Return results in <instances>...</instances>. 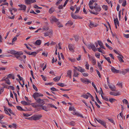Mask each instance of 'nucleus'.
Listing matches in <instances>:
<instances>
[{"mask_svg":"<svg viewBox=\"0 0 129 129\" xmlns=\"http://www.w3.org/2000/svg\"><path fill=\"white\" fill-rule=\"evenodd\" d=\"M42 117L41 115L35 114L31 117V119L34 120H38L40 119Z\"/></svg>","mask_w":129,"mask_h":129,"instance_id":"f257e3e1","label":"nucleus"},{"mask_svg":"<svg viewBox=\"0 0 129 129\" xmlns=\"http://www.w3.org/2000/svg\"><path fill=\"white\" fill-rule=\"evenodd\" d=\"M43 95L42 94L39 93L38 92H36L34 93L33 95V97L34 98L35 100H37L39 98L38 97L40 96H43Z\"/></svg>","mask_w":129,"mask_h":129,"instance_id":"f03ea898","label":"nucleus"},{"mask_svg":"<svg viewBox=\"0 0 129 129\" xmlns=\"http://www.w3.org/2000/svg\"><path fill=\"white\" fill-rule=\"evenodd\" d=\"M45 99H41L40 98H39L37 100H36L37 102L41 105V106L44 105L45 103Z\"/></svg>","mask_w":129,"mask_h":129,"instance_id":"7ed1b4c3","label":"nucleus"},{"mask_svg":"<svg viewBox=\"0 0 129 129\" xmlns=\"http://www.w3.org/2000/svg\"><path fill=\"white\" fill-rule=\"evenodd\" d=\"M88 48L89 49H92V50L94 51H95L97 50L96 48L95 47L94 44H90L88 46Z\"/></svg>","mask_w":129,"mask_h":129,"instance_id":"20e7f679","label":"nucleus"},{"mask_svg":"<svg viewBox=\"0 0 129 129\" xmlns=\"http://www.w3.org/2000/svg\"><path fill=\"white\" fill-rule=\"evenodd\" d=\"M68 48L69 50L72 52H74V49L75 48L74 45L71 44H69L68 45Z\"/></svg>","mask_w":129,"mask_h":129,"instance_id":"39448f33","label":"nucleus"},{"mask_svg":"<svg viewBox=\"0 0 129 129\" xmlns=\"http://www.w3.org/2000/svg\"><path fill=\"white\" fill-rule=\"evenodd\" d=\"M50 20L51 23H53L54 22H57L58 21V19H57L53 16L51 17L50 18Z\"/></svg>","mask_w":129,"mask_h":129,"instance_id":"423d86ee","label":"nucleus"},{"mask_svg":"<svg viewBox=\"0 0 129 129\" xmlns=\"http://www.w3.org/2000/svg\"><path fill=\"white\" fill-rule=\"evenodd\" d=\"M111 70L113 73H121V71L120 70H117L113 67H112Z\"/></svg>","mask_w":129,"mask_h":129,"instance_id":"0eeeda50","label":"nucleus"},{"mask_svg":"<svg viewBox=\"0 0 129 129\" xmlns=\"http://www.w3.org/2000/svg\"><path fill=\"white\" fill-rule=\"evenodd\" d=\"M25 2L26 4L29 5L35 3L36 1L35 0H25Z\"/></svg>","mask_w":129,"mask_h":129,"instance_id":"6e6552de","label":"nucleus"},{"mask_svg":"<svg viewBox=\"0 0 129 129\" xmlns=\"http://www.w3.org/2000/svg\"><path fill=\"white\" fill-rule=\"evenodd\" d=\"M98 25L96 24H94L90 20L89 21V25L90 28L96 27L98 26Z\"/></svg>","mask_w":129,"mask_h":129,"instance_id":"1a4fd4ad","label":"nucleus"},{"mask_svg":"<svg viewBox=\"0 0 129 129\" xmlns=\"http://www.w3.org/2000/svg\"><path fill=\"white\" fill-rule=\"evenodd\" d=\"M99 122H98L99 123L101 124L102 125H103L104 126L105 128H106L107 126L106 125V122L100 119V120H98Z\"/></svg>","mask_w":129,"mask_h":129,"instance_id":"9d476101","label":"nucleus"},{"mask_svg":"<svg viewBox=\"0 0 129 129\" xmlns=\"http://www.w3.org/2000/svg\"><path fill=\"white\" fill-rule=\"evenodd\" d=\"M52 30H51L47 32L44 33V35L45 37L51 36L52 34Z\"/></svg>","mask_w":129,"mask_h":129,"instance_id":"9b49d317","label":"nucleus"},{"mask_svg":"<svg viewBox=\"0 0 129 129\" xmlns=\"http://www.w3.org/2000/svg\"><path fill=\"white\" fill-rule=\"evenodd\" d=\"M73 72L74 74L73 75V77H78V76L79 74L75 69L73 70Z\"/></svg>","mask_w":129,"mask_h":129,"instance_id":"f8f14e48","label":"nucleus"},{"mask_svg":"<svg viewBox=\"0 0 129 129\" xmlns=\"http://www.w3.org/2000/svg\"><path fill=\"white\" fill-rule=\"evenodd\" d=\"M80 80L81 81L84 83H85L86 82L89 83H91V81L87 79H86L85 80L84 79L81 78Z\"/></svg>","mask_w":129,"mask_h":129,"instance_id":"ddd939ff","label":"nucleus"},{"mask_svg":"<svg viewBox=\"0 0 129 129\" xmlns=\"http://www.w3.org/2000/svg\"><path fill=\"white\" fill-rule=\"evenodd\" d=\"M94 9L97 12H99L101 10V8L100 6H95L94 7Z\"/></svg>","mask_w":129,"mask_h":129,"instance_id":"4468645a","label":"nucleus"},{"mask_svg":"<svg viewBox=\"0 0 129 129\" xmlns=\"http://www.w3.org/2000/svg\"><path fill=\"white\" fill-rule=\"evenodd\" d=\"M42 42V41L40 40H37L34 43V44L35 45H40Z\"/></svg>","mask_w":129,"mask_h":129,"instance_id":"2eb2a0df","label":"nucleus"},{"mask_svg":"<svg viewBox=\"0 0 129 129\" xmlns=\"http://www.w3.org/2000/svg\"><path fill=\"white\" fill-rule=\"evenodd\" d=\"M108 86L109 87L110 89L112 91H116V88L115 86H111L110 85L108 84Z\"/></svg>","mask_w":129,"mask_h":129,"instance_id":"dca6fc26","label":"nucleus"},{"mask_svg":"<svg viewBox=\"0 0 129 129\" xmlns=\"http://www.w3.org/2000/svg\"><path fill=\"white\" fill-rule=\"evenodd\" d=\"M47 107L49 108L50 107L51 108H55L56 109H57V108L54 105H53L52 104H49L47 105Z\"/></svg>","mask_w":129,"mask_h":129,"instance_id":"f3484780","label":"nucleus"},{"mask_svg":"<svg viewBox=\"0 0 129 129\" xmlns=\"http://www.w3.org/2000/svg\"><path fill=\"white\" fill-rule=\"evenodd\" d=\"M73 24V22L71 21H69L66 24V25H69V26H71Z\"/></svg>","mask_w":129,"mask_h":129,"instance_id":"a211bd4d","label":"nucleus"},{"mask_svg":"<svg viewBox=\"0 0 129 129\" xmlns=\"http://www.w3.org/2000/svg\"><path fill=\"white\" fill-rule=\"evenodd\" d=\"M61 78L60 77H56L53 79V80L55 82H57Z\"/></svg>","mask_w":129,"mask_h":129,"instance_id":"6ab92c4d","label":"nucleus"},{"mask_svg":"<svg viewBox=\"0 0 129 129\" xmlns=\"http://www.w3.org/2000/svg\"><path fill=\"white\" fill-rule=\"evenodd\" d=\"M103 56H104L105 58L110 63H111V61L110 60V58L109 57H106L104 56L103 55Z\"/></svg>","mask_w":129,"mask_h":129,"instance_id":"aec40b11","label":"nucleus"},{"mask_svg":"<svg viewBox=\"0 0 129 129\" xmlns=\"http://www.w3.org/2000/svg\"><path fill=\"white\" fill-rule=\"evenodd\" d=\"M54 11V9L52 7L50 8L49 11V13L51 14L53 13Z\"/></svg>","mask_w":129,"mask_h":129,"instance_id":"412c9836","label":"nucleus"},{"mask_svg":"<svg viewBox=\"0 0 129 129\" xmlns=\"http://www.w3.org/2000/svg\"><path fill=\"white\" fill-rule=\"evenodd\" d=\"M71 75H72L71 71V70H69L67 72V75L66 76V77Z\"/></svg>","mask_w":129,"mask_h":129,"instance_id":"4be33fe9","label":"nucleus"},{"mask_svg":"<svg viewBox=\"0 0 129 129\" xmlns=\"http://www.w3.org/2000/svg\"><path fill=\"white\" fill-rule=\"evenodd\" d=\"M69 110L70 111H73L74 112H75L76 110L73 107H70L69 108Z\"/></svg>","mask_w":129,"mask_h":129,"instance_id":"5701e85b","label":"nucleus"},{"mask_svg":"<svg viewBox=\"0 0 129 129\" xmlns=\"http://www.w3.org/2000/svg\"><path fill=\"white\" fill-rule=\"evenodd\" d=\"M71 16L72 18L73 19H76L78 18V16H77L76 15H74L73 13H71Z\"/></svg>","mask_w":129,"mask_h":129,"instance_id":"b1692460","label":"nucleus"},{"mask_svg":"<svg viewBox=\"0 0 129 129\" xmlns=\"http://www.w3.org/2000/svg\"><path fill=\"white\" fill-rule=\"evenodd\" d=\"M114 21L115 24V22L116 24V25L117 24L118 26H119V22L117 18H116V19H114Z\"/></svg>","mask_w":129,"mask_h":129,"instance_id":"393cba45","label":"nucleus"},{"mask_svg":"<svg viewBox=\"0 0 129 129\" xmlns=\"http://www.w3.org/2000/svg\"><path fill=\"white\" fill-rule=\"evenodd\" d=\"M26 6L25 5H23L22 7L21 8H22L21 9H19V10H24V11H25L26 10Z\"/></svg>","mask_w":129,"mask_h":129,"instance_id":"a878e982","label":"nucleus"},{"mask_svg":"<svg viewBox=\"0 0 129 129\" xmlns=\"http://www.w3.org/2000/svg\"><path fill=\"white\" fill-rule=\"evenodd\" d=\"M110 94L111 95H112L115 96H116L119 95V94L117 93L113 92H110Z\"/></svg>","mask_w":129,"mask_h":129,"instance_id":"bb28decb","label":"nucleus"},{"mask_svg":"<svg viewBox=\"0 0 129 129\" xmlns=\"http://www.w3.org/2000/svg\"><path fill=\"white\" fill-rule=\"evenodd\" d=\"M118 58L119 59V61L120 62H124V61L123 59H122V58L121 57H120V56H117Z\"/></svg>","mask_w":129,"mask_h":129,"instance_id":"cd10ccee","label":"nucleus"},{"mask_svg":"<svg viewBox=\"0 0 129 129\" xmlns=\"http://www.w3.org/2000/svg\"><path fill=\"white\" fill-rule=\"evenodd\" d=\"M21 103L24 105H28V103L25 101H22L21 102Z\"/></svg>","mask_w":129,"mask_h":129,"instance_id":"c85d7f7f","label":"nucleus"},{"mask_svg":"<svg viewBox=\"0 0 129 129\" xmlns=\"http://www.w3.org/2000/svg\"><path fill=\"white\" fill-rule=\"evenodd\" d=\"M37 54V53L36 52H33L31 53L30 52V55H32L34 56H35Z\"/></svg>","mask_w":129,"mask_h":129,"instance_id":"c756f323","label":"nucleus"},{"mask_svg":"<svg viewBox=\"0 0 129 129\" xmlns=\"http://www.w3.org/2000/svg\"><path fill=\"white\" fill-rule=\"evenodd\" d=\"M74 37L75 38V41L76 42H77L79 39V37L78 36L75 35L74 36Z\"/></svg>","mask_w":129,"mask_h":129,"instance_id":"7c9ffc66","label":"nucleus"},{"mask_svg":"<svg viewBox=\"0 0 129 129\" xmlns=\"http://www.w3.org/2000/svg\"><path fill=\"white\" fill-rule=\"evenodd\" d=\"M23 53L21 52H17L16 51V55H17L19 56L23 55Z\"/></svg>","mask_w":129,"mask_h":129,"instance_id":"2f4dec72","label":"nucleus"},{"mask_svg":"<svg viewBox=\"0 0 129 129\" xmlns=\"http://www.w3.org/2000/svg\"><path fill=\"white\" fill-rule=\"evenodd\" d=\"M5 81H6V83L8 85H10L11 84V83L10 81V80L7 79L6 78L5 80Z\"/></svg>","mask_w":129,"mask_h":129,"instance_id":"473e14b6","label":"nucleus"},{"mask_svg":"<svg viewBox=\"0 0 129 129\" xmlns=\"http://www.w3.org/2000/svg\"><path fill=\"white\" fill-rule=\"evenodd\" d=\"M86 94H87L89 95L90 96V97L91 98V100L92 101H95L94 100V99L93 96L92 95H91L89 93L87 92V93Z\"/></svg>","mask_w":129,"mask_h":129,"instance_id":"72a5a7b5","label":"nucleus"},{"mask_svg":"<svg viewBox=\"0 0 129 129\" xmlns=\"http://www.w3.org/2000/svg\"><path fill=\"white\" fill-rule=\"evenodd\" d=\"M95 98H96V100L97 101V102L99 104H102V102L99 100L96 94Z\"/></svg>","mask_w":129,"mask_h":129,"instance_id":"f704fd0d","label":"nucleus"},{"mask_svg":"<svg viewBox=\"0 0 129 129\" xmlns=\"http://www.w3.org/2000/svg\"><path fill=\"white\" fill-rule=\"evenodd\" d=\"M42 109L46 111H47L48 110L47 109V108L46 107L44 106H42Z\"/></svg>","mask_w":129,"mask_h":129,"instance_id":"c9c22d12","label":"nucleus"},{"mask_svg":"<svg viewBox=\"0 0 129 129\" xmlns=\"http://www.w3.org/2000/svg\"><path fill=\"white\" fill-rule=\"evenodd\" d=\"M81 97H82L84 98H85L86 99H87L88 98V96L87 95L83 94L81 96Z\"/></svg>","mask_w":129,"mask_h":129,"instance_id":"e433bc0d","label":"nucleus"},{"mask_svg":"<svg viewBox=\"0 0 129 129\" xmlns=\"http://www.w3.org/2000/svg\"><path fill=\"white\" fill-rule=\"evenodd\" d=\"M122 102L124 103H125V104H128V102L125 99H124L122 101Z\"/></svg>","mask_w":129,"mask_h":129,"instance_id":"4c0bfd02","label":"nucleus"},{"mask_svg":"<svg viewBox=\"0 0 129 129\" xmlns=\"http://www.w3.org/2000/svg\"><path fill=\"white\" fill-rule=\"evenodd\" d=\"M85 71V70L84 69H83L81 67V68H80L79 72L82 73L84 72Z\"/></svg>","mask_w":129,"mask_h":129,"instance_id":"58836bf2","label":"nucleus"},{"mask_svg":"<svg viewBox=\"0 0 129 129\" xmlns=\"http://www.w3.org/2000/svg\"><path fill=\"white\" fill-rule=\"evenodd\" d=\"M17 109L20 111H23V110L22 108V107L20 106H17L16 107Z\"/></svg>","mask_w":129,"mask_h":129,"instance_id":"ea45409f","label":"nucleus"},{"mask_svg":"<svg viewBox=\"0 0 129 129\" xmlns=\"http://www.w3.org/2000/svg\"><path fill=\"white\" fill-rule=\"evenodd\" d=\"M105 45L110 50H112L113 49V48L111 46L108 45L107 43H105Z\"/></svg>","mask_w":129,"mask_h":129,"instance_id":"a19ab883","label":"nucleus"},{"mask_svg":"<svg viewBox=\"0 0 129 129\" xmlns=\"http://www.w3.org/2000/svg\"><path fill=\"white\" fill-rule=\"evenodd\" d=\"M34 8L35 9H40L42 8V7H38L37 5H35L34 6Z\"/></svg>","mask_w":129,"mask_h":129,"instance_id":"79ce46f5","label":"nucleus"},{"mask_svg":"<svg viewBox=\"0 0 129 129\" xmlns=\"http://www.w3.org/2000/svg\"><path fill=\"white\" fill-rule=\"evenodd\" d=\"M103 9H104L106 11L108 9V6H107L103 5L102 6Z\"/></svg>","mask_w":129,"mask_h":129,"instance_id":"37998d69","label":"nucleus"},{"mask_svg":"<svg viewBox=\"0 0 129 129\" xmlns=\"http://www.w3.org/2000/svg\"><path fill=\"white\" fill-rule=\"evenodd\" d=\"M8 110L9 111V113H10L11 114H12L13 115H15L14 113H13L12 111L10 109H8Z\"/></svg>","mask_w":129,"mask_h":129,"instance_id":"c03bdc74","label":"nucleus"},{"mask_svg":"<svg viewBox=\"0 0 129 129\" xmlns=\"http://www.w3.org/2000/svg\"><path fill=\"white\" fill-rule=\"evenodd\" d=\"M68 59L69 60H70L72 62H75L76 61L75 59L74 58L72 59L70 57H69L68 58Z\"/></svg>","mask_w":129,"mask_h":129,"instance_id":"a18cd8bd","label":"nucleus"},{"mask_svg":"<svg viewBox=\"0 0 129 129\" xmlns=\"http://www.w3.org/2000/svg\"><path fill=\"white\" fill-rule=\"evenodd\" d=\"M98 68H99L101 70H102V68L100 63L99 62H98Z\"/></svg>","mask_w":129,"mask_h":129,"instance_id":"49530a36","label":"nucleus"},{"mask_svg":"<svg viewBox=\"0 0 129 129\" xmlns=\"http://www.w3.org/2000/svg\"><path fill=\"white\" fill-rule=\"evenodd\" d=\"M109 120V121L110 122H111L113 123L114 125L115 124V123L114 122L113 120L112 119H109L108 118H107Z\"/></svg>","mask_w":129,"mask_h":129,"instance_id":"de8ad7c7","label":"nucleus"},{"mask_svg":"<svg viewBox=\"0 0 129 129\" xmlns=\"http://www.w3.org/2000/svg\"><path fill=\"white\" fill-rule=\"evenodd\" d=\"M121 73L123 75L125 74L126 73V69H125L124 70H122V71H121Z\"/></svg>","mask_w":129,"mask_h":129,"instance_id":"09e8293b","label":"nucleus"},{"mask_svg":"<svg viewBox=\"0 0 129 129\" xmlns=\"http://www.w3.org/2000/svg\"><path fill=\"white\" fill-rule=\"evenodd\" d=\"M13 75L12 74H9L7 77L6 79H7L8 78H11L12 77Z\"/></svg>","mask_w":129,"mask_h":129,"instance_id":"8fccbe9b","label":"nucleus"},{"mask_svg":"<svg viewBox=\"0 0 129 129\" xmlns=\"http://www.w3.org/2000/svg\"><path fill=\"white\" fill-rule=\"evenodd\" d=\"M102 98L104 100L106 101H108V99L107 98L103 96L102 95H101Z\"/></svg>","mask_w":129,"mask_h":129,"instance_id":"3c124183","label":"nucleus"},{"mask_svg":"<svg viewBox=\"0 0 129 129\" xmlns=\"http://www.w3.org/2000/svg\"><path fill=\"white\" fill-rule=\"evenodd\" d=\"M75 124V122L74 121H72L70 122V124L72 126H74Z\"/></svg>","mask_w":129,"mask_h":129,"instance_id":"603ef678","label":"nucleus"},{"mask_svg":"<svg viewBox=\"0 0 129 129\" xmlns=\"http://www.w3.org/2000/svg\"><path fill=\"white\" fill-rule=\"evenodd\" d=\"M95 71L96 72H97L98 75L99 77L100 78L101 77V75L100 74V72L97 70H95Z\"/></svg>","mask_w":129,"mask_h":129,"instance_id":"864d4df0","label":"nucleus"},{"mask_svg":"<svg viewBox=\"0 0 129 129\" xmlns=\"http://www.w3.org/2000/svg\"><path fill=\"white\" fill-rule=\"evenodd\" d=\"M86 64L85 65L86 69L87 70H88L89 69V65L88 63L87 62H86Z\"/></svg>","mask_w":129,"mask_h":129,"instance_id":"5fc2aeb1","label":"nucleus"},{"mask_svg":"<svg viewBox=\"0 0 129 129\" xmlns=\"http://www.w3.org/2000/svg\"><path fill=\"white\" fill-rule=\"evenodd\" d=\"M57 85L61 87H63L65 86L64 84L63 83H59L57 84Z\"/></svg>","mask_w":129,"mask_h":129,"instance_id":"6e6d98bb","label":"nucleus"},{"mask_svg":"<svg viewBox=\"0 0 129 129\" xmlns=\"http://www.w3.org/2000/svg\"><path fill=\"white\" fill-rule=\"evenodd\" d=\"M126 5V1L125 0H124L122 4V6L123 7H125Z\"/></svg>","mask_w":129,"mask_h":129,"instance_id":"4d7b16f0","label":"nucleus"},{"mask_svg":"<svg viewBox=\"0 0 129 129\" xmlns=\"http://www.w3.org/2000/svg\"><path fill=\"white\" fill-rule=\"evenodd\" d=\"M76 115L77 116H78V117H82V118H83V116H82V115L79 113L78 112H77V114Z\"/></svg>","mask_w":129,"mask_h":129,"instance_id":"13d9d810","label":"nucleus"},{"mask_svg":"<svg viewBox=\"0 0 129 129\" xmlns=\"http://www.w3.org/2000/svg\"><path fill=\"white\" fill-rule=\"evenodd\" d=\"M76 59L78 61L80 60L81 59V56L80 55H78V57Z\"/></svg>","mask_w":129,"mask_h":129,"instance_id":"bf43d9fd","label":"nucleus"},{"mask_svg":"<svg viewBox=\"0 0 129 129\" xmlns=\"http://www.w3.org/2000/svg\"><path fill=\"white\" fill-rule=\"evenodd\" d=\"M23 116L25 117H28L30 116L29 114L28 113H23Z\"/></svg>","mask_w":129,"mask_h":129,"instance_id":"052dcab7","label":"nucleus"},{"mask_svg":"<svg viewBox=\"0 0 129 129\" xmlns=\"http://www.w3.org/2000/svg\"><path fill=\"white\" fill-rule=\"evenodd\" d=\"M41 76L42 77V78H43V79L45 81H46V77H45V76H44L43 75H41Z\"/></svg>","mask_w":129,"mask_h":129,"instance_id":"680f3d73","label":"nucleus"},{"mask_svg":"<svg viewBox=\"0 0 129 129\" xmlns=\"http://www.w3.org/2000/svg\"><path fill=\"white\" fill-rule=\"evenodd\" d=\"M98 44L100 46L101 45H102L103 44V43L101 42V41H100L98 40Z\"/></svg>","mask_w":129,"mask_h":129,"instance_id":"e2e57ef3","label":"nucleus"},{"mask_svg":"<svg viewBox=\"0 0 129 129\" xmlns=\"http://www.w3.org/2000/svg\"><path fill=\"white\" fill-rule=\"evenodd\" d=\"M33 87L36 91H38V89L36 87V86L34 84L33 85Z\"/></svg>","mask_w":129,"mask_h":129,"instance_id":"0e129e2a","label":"nucleus"},{"mask_svg":"<svg viewBox=\"0 0 129 129\" xmlns=\"http://www.w3.org/2000/svg\"><path fill=\"white\" fill-rule=\"evenodd\" d=\"M16 51L14 50H12L11 51V54H14L15 55H16Z\"/></svg>","mask_w":129,"mask_h":129,"instance_id":"69168bd1","label":"nucleus"},{"mask_svg":"<svg viewBox=\"0 0 129 129\" xmlns=\"http://www.w3.org/2000/svg\"><path fill=\"white\" fill-rule=\"evenodd\" d=\"M117 85H118L119 87H121V88L122 87V84L121 83H118L117 84Z\"/></svg>","mask_w":129,"mask_h":129,"instance_id":"338daca9","label":"nucleus"},{"mask_svg":"<svg viewBox=\"0 0 129 129\" xmlns=\"http://www.w3.org/2000/svg\"><path fill=\"white\" fill-rule=\"evenodd\" d=\"M17 76L19 78L20 80V81H21L22 80H23V78L21 77L19 75H17Z\"/></svg>","mask_w":129,"mask_h":129,"instance_id":"774afa93","label":"nucleus"}]
</instances>
